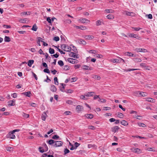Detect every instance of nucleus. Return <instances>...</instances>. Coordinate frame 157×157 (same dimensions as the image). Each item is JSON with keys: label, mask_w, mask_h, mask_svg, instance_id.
Masks as SVG:
<instances>
[{"label": "nucleus", "mask_w": 157, "mask_h": 157, "mask_svg": "<svg viewBox=\"0 0 157 157\" xmlns=\"http://www.w3.org/2000/svg\"><path fill=\"white\" fill-rule=\"evenodd\" d=\"M19 129H16L13 130L12 132H9L8 135V137L12 139H14L15 138V136L13 134L16 132H18Z\"/></svg>", "instance_id": "nucleus-1"}, {"label": "nucleus", "mask_w": 157, "mask_h": 157, "mask_svg": "<svg viewBox=\"0 0 157 157\" xmlns=\"http://www.w3.org/2000/svg\"><path fill=\"white\" fill-rule=\"evenodd\" d=\"M61 48L63 51L67 52L70 51L71 50V48L70 47L65 44L61 45Z\"/></svg>", "instance_id": "nucleus-2"}, {"label": "nucleus", "mask_w": 157, "mask_h": 157, "mask_svg": "<svg viewBox=\"0 0 157 157\" xmlns=\"http://www.w3.org/2000/svg\"><path fill=\"white\" fill-rule=\"evenodd\" d=\"M130 150L132 152L136 153L137 154H140L142 152L141 150L138 148H132L130 149Z\"/></svg>", "instance_id": "nucleus-3"}, {"label": "nucleus", "mask_w": 157, "mask_h": 157, "mask_svg": "<svg viewBox=\"0 0 157 157\" xmlns=\"http://www.w3.org/2000/svg\"><path fill=\"white\" fill-rule=\"evenodd\" d=\"M128 36L130 37H134L139 40H140L141 38L137 35L134 33H128Z\"/></svg>", "instance_id": "nucleus-4"}, {"label": "nucleus", "mask_w": 157, "mask_h": 157, "mask_svg": "<svg viewBox=\"0 0 157 157\" xmlns=\"http://www.w3.org/2000/svg\"><path fill=\"white\" fill-rule=\"evenodd\" d=\"M69 56L71 57H72L78 59L79 58V56L78 54L74 52H71L69 54Z\"/></svg>", "instance_id": "nucleus-5"}, {"label": "nucleus", "mask_w": 157, "mask_h": 157, "mask_svg": "<svg viewBox=\"0 0 157 157\" xmlns=\"http://www.w3.org/2000/svg\"><path fill=\"white\" fill-rule=\"evenodd\" d=\"M67 60L69 63L73 64L77 63H78L77 60L73 58H69Z\"/></svg>", "instance_id": "nucleus-6"}, {"label": "nucleus", "mask_w": 157, "mask_h": 157, "mask_svg": "<svg viewBox=\"0 0 157 157\" xmlns=\"http://www.w3.org/2000/svg\"><path fill=\"white\" fill-rule=\"evenodd\" d=\"M135 50L137 52H147V50L145 49L140 48H136V49Z\"/></svg>", "instance_id": "nucleus-7"}, {"label": "nucleus", "mask_w": 157, "mask_h": 157, "mask_svg": "<svg viewBox=\"0 0 157 157\" xmlns=\"http://www.w3.org/2000/svg\"><path fill=\"white\" fill-rule=\"evenodd\" d=\"M118 59H111L110 61L113 63H120L119 57H117Z\"/></svg>", "instance_id": "nucleus-8"}, {"label": "nucleus", "mask_w": 157, "mask_h": 157, "mask_svg": "<svg viewBox=\"0 0 157 157\" xmlns=\"http://www.w3.org/2000/svg\"><path fill=\"white\" fill-rule=\"evenodd\" d=\"M55 144L54 146L55 147H58L61 146L62 145L63 143L61 141H55Z\"/></svg>", "instance_id": "nucleus-9"}, {"label": "nucleus", "mask_w": 157, "mask_h": 157, "mask_svg": "<svg viewBox=\"0 0 157 157\" xmlns=\"http://www.w3.org/2000/svg\"><path fill=\"white\" fill-rule=\"evenodd\" d=\"M79 21L82 23H88L90 22L89 20L86 18H81Z\"/></svg>", "instance_id": "nucleus-10"}, {"label": "nucleus", "mask_w": 157, "mask_h": 157, "mask_svg": "<svg viewBox=\"0 0 157 157\" xmlns=\"http://www.w3.org/2000/svg\"><path fill=\"white\" fill-rule=\"evenodd\" d=\"M15 100H10L8 102V105L9 106H13L15 105Z\"/></svg>", "instance_id": "nucleus-11"}, {"label": "nucleus", "mask_w": 157, "mask_h": 157, "mask_svg": "<svg viewBox=\"0 0 157 157\" xmlns=\"http://www.w3.org/2000/svg\"><path fill=\"white\" fill-rule=\"evenodd\" d=\"M77 41L80 44H82L83 45H85L86 44V42L85 40L82 39L78 40Z\"/></svg>", "instance_id": "nucleus-12"}, {"label": "nucleus", "mask_w": 157, "mask_h": 157, "mask_svg": "<svg viewBox=\"0 0 157 157\" xmlns=\"http://www.w3.org/2000/svg\"><path fill=\"white\" fill-rule=\"evenodd\" d=\"M119 129V128L118 126H115L112 128V132L115 133Z\"/></svg>", "instance_id": "nucleus-13"}, {"label": "nucleus", "mask_w": 157, "mask_h": 157, "mask_svg": "<svg viewBox=\"0 0 157 157\" xmlns=\"http://www.w3.org/2000/svg\"><path fill=\"white\" fill-rule=\"evenodd\" d=\"M47 117H48V116L46 113L44 112L42 114L41 119L43 121H45Z\"/></svg>", "instance_id": "nucleus-14"}, {"label": "nucleus", "mask_w": 157, "mask_h": 157, "mask_svg": "<svg viewBox=\"0 0 157 157\" xmlns=\"http://www.w3.org/2000/svg\"><path fill=\"white\" fill-rule=\"evenodd\" d=\"M83 69L85 70H92L93 68L92 67H89L88 66L84 65L82 66Z\"/></svg>", "instance_id": "nucleus-15"}, {"label": "nucleus", "mask_w": 157, "mask_h": 157, "mask_svg": "<svg viewBox=\"0 0 157 157\" xmlns=\"http://www.w3.org/2000/svg\"><path fill=\"white\" fill-rule=\"evenodd\" d=\"M146 100L147 101L152 103H154L155 102V100L151 98H146Z\"/></svg>", "instance_id": "nucleus-16"}, {"label": "nucleus", "mask_w": 157, "mask_h": 157, "mask_svg": "<svg viewBox=\"0 0 157 157\" xmlns=\"http://www.w3.org/2000/svg\"><path fill=\"white\" fill-rule=\"evenodd\" d=\"M139 93V95H141L142 97H145L147 96V93L144 92H140L138 91L136 93Z\"/></svg>", "instance_id": "nucleus-17"}, {"label": "nucleus", "mask_w": 157, "mask_h": 157, "mask_svg": "<svg viewBox=\"0 0 157 157\" xmlns=\"http://www.w3.org/2000/svg\"><path fill=\"white\" fill-rule=\"evenodd\" d=\"M85 117L88 119H92L93 117V115L91 114H86L85 115Z\"/></svg>", "instance_id": "nucleus-18"}, {"label": "nucleus", "mask_w": 157, "mask_h": 157, "mask_svg": "<svg viewBox=\"0 0 157 157\" xmlns=\"http://www.w3.org/2000/svg\"><path fill=\"white\" fill-rule=\"evenodd\" d=\"M105 12L107 13H113L114 11L112 9H106L105 10Z\"/></svg>", "instance_id": "nucleus-19"}, {"label": "nucleus", "mask_w": 157, "mask_h": 157, "mask_svg": "<svg viewBox=\"0 0 157 157\" xmlns=\"http://www.w3.org/2000/svg\"><path fill=\"white\" fill-rule=\"evenodd\" d=\"M83 109V107L80 105L77 106L76 108V109L78 112H79L82 110Z\"/></svg>", "instance_id": "nucleus-20"}, {"label": "nucleus", "mask_w": 157, "mask_h": 157, "mask_svg": "<svg viewBox=\"0 0 157 157\" xmlns=\"http://www.w3.org/2000/svg\"><path fill=\"white\" fill-rule=\"evenodd\" d=\"M75 27L78 29H80L82 30H85L86 29V27L83 26H75Z\"/></svg>", "instance_id": "nucleus-21"}, {"label": "nucleus", "mask_w": 157, "mask_h": 157, "mask_svg": "<svg viewBox=\"0 0 157 157\" xmlns=\"http://www.w3.org/2000/svg\"><path fill=\"white\" fill-rule=\"evenodd\" d=\"M85 38L87 40H91L93 39L94 37L92 35H86L85 36Z\"/></svg>", "instance_id": "nucleus-22"}, {"label": "nucleus", "mask_w": 157, "mask_h": 157, "mask_svg": "<svg viewBox=\"0 0 157 157\" xmlns=\"http://www.w3.org/2000/svg\"><path fill=\"white\" fill-rule=\"evenodd\" d=\"M22 94L25 95L27 97H30L31 96V93L30 91H28L27 92H25L22 93Z\"/></svg>", "instance_id": "nucleus-23"}, {"label": "nucleus", "mask_w": 157, "mask_h": 157, "mask_svg": "<svg viewBox=\"0 0 157 157\" xmlns=\"http://www.w3.org/2000/svg\"><path fill=\"white\" fill-rule=\"evenodd\" d=\"M50 89L53 92H55L56 91V88L54 85H51Z\"/></svg>", "instance_id": "nucleus-24"}, {"label": "nucleus", "mask_w": 157, "mask_h": 157, "mask_svg": "<svg viewBox=\"0 0 157 157\" xmlns=\"http://www.w3.org/2000/svg\"><path fill=\"white\" fill-rule=\"evenodd\" d=\"M94 94V92H88L87 93L85 94V96L86 97H90L91 96L93 95V94Z\"/></svg>", "instance_id": "nucleus-25"}, {"label": "nucleus", "mask_w": 157, "mask_h": 157, "mask_svg": "<svg viewBox=\"0 0 157 157\" xmlns=\"http://www.w3.org/2000/svg\"><path fill=\"white\" fill-rule=\"evenodd\" d=\"M121 124L125 126H126L128 124L127 122L125 120H122L121 122Z\"/></svg>", "instance_id": "nucleus-26"}, {"label": "nucleus", "mask_w": 157, "mask_h": 157, "mask_svg": "<svg viewBox=\"0 0 157 157\" xmlns=\"http://www.w3.org/2000/svg\"><path fill=\"white\" fill-rule=\"evenodd\" d=\"M34 60H29L28 62V65L30 67L32 66V65L34 63Z\"/></svg>", "instance_id": "nucleus-27"}, {"label": "nucleus", "mask_w": 157, "mask_h": 157, "mask_svg": "<svg viewBox=\"0 0 157 157\" xmlns=\"http://www.w3.org/2000/svg\"><path fill=\"white\" fill-rule=\"evenodd\" d=\"M106 17L109 19H112L114 18L113 16L111 14H109L106 16Z\"/></svg>", "instance_id": "nucleus-28"}, {"label": "nucleus", "mask_w": 157, "mask_h": 157, "mask_svg": "<svg viewBox=\"0 0 157 157\" xmlns=\"http://www.w3.org/2000/svg\"><path fill=\"white\" fill-rule=\"evenodd\" d=\"M92 78L95 79L99 80L101 79V77L98 75H94L93 76Z\"/></svg>", "instance_id": "nucleus-29"}, {"label": "nucleus", "mask_w": 157, "mask_h": 157, "mask_svg": "<svg viewBox=\"0 0 157 157\" xmlns=\"http://www.w3.org/2000/svg\"><path fill=\"white\" fill-rule=\"evenodd\" d=\"M42 38L40 37H38V41H37V44L39 46H40V42H43V41L41 40Z\"/></svg>", "instance_id": "nucleus-30"}, {"label": "nucleus", "mask_w": 157, "mask_h": 157, "mask_svg": "<svg viewBox=\"0 0 157 157\" xmlns=\"http://www.w3.org/2000/svg\"><path fill=\"white\" fill-rule=\"evenodd\" d=\"M55 142V141H54L53 140L51 139L48 141V143L50 145H52L53 144H54Z\"/></svg>", "instance_id": "nucleus-31"}, {"label": "nucleus", "mask_w": 157, "mask_h": 157, "mask_svg": "<svg viewBox=\"0 0 157 157\" xmlns=\"http://www.w3.org/2000/svg\"><path fill=\"white\" fill-rule=\"evenodd\" d=\"M27 21V19L26 18L21 19L19 21L22 23H25Z\"/></svg>", "instance_id": "nucleus-32"}, {"label": "nucleus", "mask_w": 157, "mask_h": 157, "mask_svg": "<svg viewBox=\"0 0 157 157\" xmlns=\"http://www.w3.org/2000/svg\"><path fill=\"white\" fill-rule=\"evenodd\" d=\"M4 40L6 42H10V39L9 37L6 36L4 38Z\"/></svg>", "instance_id": "nucleus-33"}, {"label": "nucleus", "mask_w": 157, "mask_h": 157, "mask_svg": "<svg viewBox=\"0 0 157 157\" xmlns=\"http://www.w3.org/2000/svg\"><path fill=\"white\" fill-rule=\"evenodd\" d=\"M138 125L140 127H144L146 126V125L144 124L141 123L139 122L138 123Z\"/></svg>", "instance_id": "nucleus-34"}, {"label": "nucleus", "mask_w": 157, "mask_h": 157, "mask_svg": "<svg viewBox=\"0 0 157 157\" xmlns=\"http://www.w3.org/2000/svg\"><path fill=\"white\" fill-rule=\"evenodd\" d=\"M49 51L50 53L51 54H53L54 53V50L52 48H50L49 49Z\"/></svg>", "instance_id": "nucleus-35"}, {"label": "nucleus", "mask_w": 157, "mask_h": 157, "mask_svg": "<svg viewBox=\"0 0 157 157\" xmlns=\"http://www.w3.org/2000/svg\"><path fill=\"white\" fill-rule=\"evenodd\" d=\"M126 14L127 15L132 16H133L134 14L133 13L130 12H127Z\"/></svg>", "instance_id": "nucleus-36"}, {"label": "nucleus", "mask_w": 157, "mask_h": 157, "mask_svg": "<svg viewBox=\"0 0 157 157\" xmlns=\"http://www.w3.org/2000/svg\"><path fill=\"white\" fill-rule=\"evenodd\" d=\"M22 116L24 118H27L29 117V115L27 114H26L24 113H23Z\"/></svg>", "instance_id": "nucleus-37"}, {"label": "nucleus", "mask_w": 157, "mask_h": 157, "mask_svg": "<svg viewBox=\"0 0 157 157\" xmlns=\"http://www.w3.org/2000/svg\"><path fill=\"white\" fill-rule=\"evenodd\" d=\"M58 63V64L61 67L63 66L64 65L63 62L62 60H59Z\"/></svg>", "instance_id": "nucleus-38"}, {"label": "nucleus", "mask_w": 157, "mask_h": 157, "mask_svg": "<svg viewBox=\"0 0 157 157\" xmlns=\"http://www.w3.org/2000/svg\"><path fill=\"white\" fill-rule=\"evenodd\" d=\"M32 29L34 31H36L37 29V27L36 25H34L33 26Z\"/></svg>", "instance_id": "nucleus-39"}, {"label": "nucleus", "mask_w": 157, "mask_h": 157, "mask_svg": "<svg viewBox=\"0 0 157 157\" xmlns=\"http://www.w3.org/2000/svg\"><path fill=\"white\" fill-rule=\"evenodd\" d=\"M6 150L8 151H13V148L12 147H8L6 148Z\"/></svg>", "instance_id": "nucleus-40"}, {"label": "nucleus", "mask_w": 157, "mask_h": 157, "mask_svg": "<svg viewBox=\"0 0 157 157\" xmlns=\"http://www.w3.org/2000/svg\"><path fill=\"white\" fill-rule=\"evenodd\" d=\"M73 102V101L71 100H68L66 101V103H67L70 105H72Z\"/></svg>", "instance_id": "nucleus-41"}, {"label": "nucleus", "mask_w": 157, "mask_h": 157, "mask_svg": "<svg viewBox=\"0 0 157 157\" xmlns=\"http://www.w3.org/2000/svg\"><path fill=\"white\" fill-rule=\"evenodd\" d=\"M54 80V83L55 84L58 85V84L59 83L57 78V77H55Z\"/></svg>", "instance_id": "nucleus-42"}, {"label": "nucleus", "mask_w": 157, "mask_h": 157, "mask_svg": "<svg viewBox=\"0 0 157 157\" xmlns=\"http://www.w3.org/2000/svg\"><path fill=\"white\" fill-rule=\"evenodd\" d=\"M147 150L149 151H155V150H154V147H149L147 148Z\"/></svg>", "instance_id": "nucleus-43"}, {"label": "nucleus", "mask_w": 157, "mask_h": 157, "mask_svg": "<svg viewBox=\"0 0 157 157\" xmlns=\"http://www.w3.org/2000/svg\"><path fill=\"white\" fill-rule=\"evenodd\" d=\"M99 101H100L101 102H106V100L104 99H101L100 98H99V99L98 100Z\"/></svg>", "instance_id": "nucleus-44"}, {"label": "nucleus", "mask_w": 157, "mask_h": 157, "mask_svg": "<svg viewBox=\"0 0 157 157\" xmlns=\"http://www.w3.org/2000/svg\"><path fill=\"white\" fill-rule=\"evenodd\" d=\"M29 13V12H22L21 13V15H28Z\"/></svg>", "instance_id": "nucleus-45"}, {"label": "nucleus", "mask_w": 157, "mask_h": 157, "mask_svg": "<svg viewBox=\"0 0 157 157\" xmlns=\"http://www.w3.org/2000/svg\"><path fill=\"white\" fill-rule=\"evenodd\" d=\"M118 116L119 117L123 118L124 117V115L121 113H119L118 114Z\"/></svg>", "instance_id": "nucleus-46"}, {"label": "nucleus", "mask_w": 157, "mask_h": 157, "mask_svg": "<svg viewBox=\"0 0 157 157\" xmlns=\"http://www.w3.org/2000/svg\"><path fill=\"white\" fill-rule=\"evenodd\" d=\"M86 97V96H85V94L84 95H81L80 97L82 99L86 100L87 99Z\"/></svg>", "instance_id": "nucleus-47"}, {"label": "nucleus", "mask_w": 157, "mask_h": 157, "mask_svg": "<svg viewBox=\"0 0 157 157\" xmlns=\"http://www.w3.org/2000/svg\"><path fill=\"white\" fill-rule=\"evenodd\" d=\"M88 128L90 129L94 130L95 128V127L92 125H89L88 126Z\"/></svg>", "instance_id": "nucleus-48"}, {"label": "nucleus", "mask_w": 157, "mask_h": 157, "mask_svg": "<svg viewBox=\"0 0 157 157\" xmlns=\"http://www.w3.org/2000/svg\"><path fill=\"white\" fill-rule=\"evenodd\" d=\"M70 152V151L67 148H65L64 150V155H66L67 153Z\"/></svg>", "instance_id": "nucleus-49"}, {"label": "nucleus", "mask_w": 157, "mask_h": 157, "mask_svg": "<svg viewBox=\"0 0 157 157\" xmlns=\"http://www.w3.org/2000/svg\"><path fill=\"white\" fill-rule=\"evenodd\" d=\"M137 70L136 69H128L127 70H124V71H134Z\"/></svg>", "instance_id": "nucleus-50"}, {"label": "nucleus", "mask_w": 157, "mask_h": 157, "mask_svg": "<svg viewBox=\"0 0 157 157\" xmlns=\"http://www.w3.org/2000/svg\"><path fill=\"white\" fill-rule=\"evenodd\" d=\"M101 21L100 20H98L96 22V25L97 26H98L101 24Z\"/></svg>", "instance_id": "nucleus-51"}, {"label": "nucleus", "mask_w": 157, "mask_h": 157, "mask_svg": "<svg viewBox=\"0 0 157 157\" xmlns=\"http://www.w3.org/2000/svg\"><path fill=\"white\" fill-rule=\"evenodd\" d=\"M132 29H134L136 31H138L140 29H141V28H139V27L136 28V27H132Z\"/></svg>", "instance_id": "nucleus-52"}, {"label": "nucleus", "mask_w": 157, "mask_h": 157, "mask_svg": "<svg viewBox=\"0 0 157 157\" xmlns=\"http://www.w3.org/2000/svg\"><path fill=\"white\" fill-rule=\"evenodd\" d=\"M44 72H46L48 74H49L50 73L49 70L48 68H46L44 69Z\"/></svg>", "instance_id": "nucleus-53"}, {"label": "nucleus", "mask_w": 157, "mask_h": 157, "mask_svg": "<svg viewBox=\"0 0 157 157\" xmlns=\"http://www.w3.org/2000/svg\"><path fill=\"white\" fill-rule=\"evenodd\" d=\"M53 40L56 41H58L59 40V38L58 36H56L54 37Z\"/></svg>", "instance_id": "nucleus-54"}, {"label": "nucleus", "mask_w": 157, "mask_h": 157, "mask_svg": "<svg viewBox=\"0 0 157 157\" xmlns=\"http://www.w3.org/2000/svg\"><path fill=\"white\" fill-rule=\"evenodd\" d=\"M47 21L49 23H51L52 21L51 19H50V17H47Z\"/></svg>", "instance_id": "nucleus-55"}, {"label": "nucleus", "mask_w": 157, "mask_h": 157, "mask_svg": "<svg viewBox=\"0 0 157 157\" xmlns=\"http://www.w3.org/2000/svg\"><path fill=\"white\" fill-rule=\"evenodd\" d=\"M127 56H133V54L131 52H127Z\"/></svg>", "instance_id": "nucleus-56"}, {"label": "nucleus", "mask_w": 157, "mask_h": 157, "mask_svg": "<svg viewBox=\"0 0 157 157\" xmlns=\"http://www.w3.org/2000/svg\"><path fill=\"white\" fill-rule=\"evenodd\" d=\"M80 144L79 143H78L77 142H75V148L76 149L78 147Z\"/></svg>", "instance_id": "nucleus-57"}, {"label": "nucleus", "mask_w": 157, "mask_h": 157, "mask_svg": "<svg viewBox=\"0 0 157 157\" xmlns=\"http://www.w3.org/2000/svg\"><path fill=\"white\" fill-rule=\"evenodd\" d=\"M89 52L91 53L95 54L96 52L94 50H91L89 51Z\"/></svg>", "instance_id": "nucleus-58"}, {"label": "nucleus", "mask_w": 157, "mask_h": 157, "mask_svg": "<svg viewBox=\"0 0 157 157\" xmlns=\"http://www.w3.org/2000/svg\"><path fill=\"white\" fill-rule=\"evenodd\" d=\"M104 108V110H110L111 109V108L108 107H105Z\"/></svg>", "instance_id": "nucleus-59"}, {"label": "nucleus", "mask_w": 157, "mask_h": 157, "mask_svg": "<svg viewBox=\"0 0 157 157\" xmlns=\"http://www.w3.org/2000/svg\"><path fill=\"white\" fill-rule=\"evenodd\" d=\"M12 96L13 98H16L17 96V94L16 93H14L13 94H12Z\"/></svg>", "instance_id": "nucleus-60"}, {"label": "nucleus", "mask_w": 157, "mask_h": 157, "mask_svg": "<svg viewBox=\"0 0 157 157\" xmlns=\"http://www.w3.org/2000/svg\"><path fill=\"white\" fill-rule=\"evenodd\" d=\"M51 71L53 75H55L57 72V71L56 70H51Z\"/></svg>", "instance_id": "nucleus-61"}, {"label": "nucleus", "mask_w": 157, "mask_h": 157, "mask_svg": "<svg viewBox=\"0 0 157 157\" xmlns=\"http://www.w3.org/2000/svg\"><path fill=\"white\" fill-rule=\"evenodd\" d=\"M135 61L137 62H140L141 60L140 58H136L135 59Z\"/></svg>", "instance_id": "nucleus-62"}, {"label": "nucleus", "mask_w": 157, "mask_h": 157, "mask_svg": "<svg viewBox=\"0 0 157 157\" xmlns=\"http://www.w3.org/2000/svg\"><path fill=\"white\" fill-rule=\"evenodd\" d=\"M72 50L75 53H76L77 52V51L76 48L74 46L73 47V48L72 49Z\"/></svg>", "instance_id": "nucleus-63"}, {"label": "nucleus", "mask_w": 157, "mask_h": 157, "mask_svg": "<svg viewBox=\"0 0 157 157\" xmlns=\"http://www.w3.org/2000/svg\"><path fill=\"white\" fill-rule=\"evenodd\" d=\"M30 105L33 107H36V106L37 105L35 103H32L30 104Z\"/></svg>", "instance_id": "nucleus-64"}]
</instances>
